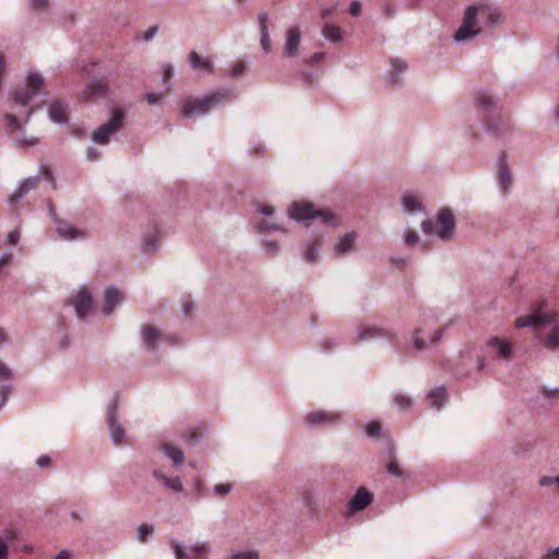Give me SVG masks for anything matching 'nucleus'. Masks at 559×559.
Masks as SVG:
<instances>
[{
  "mask_svg": "<svg viewBox=\"0 0 559 559\" xmlns=\"http://www.w3.org/2000/svg\"><path fill=\"white\" fill-rule=\"evenodd\" d=\"M501 19L498 9L486 4L472 5L466 10L464 22L455 34L456 40L468 39L480 32L476 27L477 22L484 23L486 26L496 25Z\"/></svg>",
  "mask_w": 559,
  "mask_h": 559,
  "instance_id": "f257e3e1",
  "label": "nucleus"
},
{
  "mask_svg": "<svg viewBox=\"0 0 559 559\" xmlns=\"http://www.w3.org/2000/svg\"><path fill=\"white\" fill-rule=\"evenodd\" d=\"M227 98V92L216 91L201 97L189 96L182 102L181 115L187 118L204 116Z\"/></svg>",
  "mask_w": 559,
  "mask_h": 559,
  "instance_id": "f03ea898",
  "label": "nucleus"
},
{
  "mask_svg": "<svg viewBox=\"0 0 559 559\" xmlns=\"http://www.w3.org/2000/svg\"><path fill=\"white\" fill-rule=\"evenodd\" d=\"M288 216L297 222H305L310 226L313 222H319L328 226L336 225V217L331 211H318L311 203L294 202L288 211Z\"/></svg>",
  "mask_w": 559,
  "mask_h": 559,
  "instance_id": "7ed1b4c3",
  "label": "nucleus"
},
{
  "mask_svg": "<svg viewBox=\"0 0 559 559\" xmlns=\"http://www.w3.org/2000/svg\"><path fill=\"white\" fill-rule=\"evenodd\" d=\"M548 307L547 300H542L532 307V313L527 316L519 317L515 320V328H535L537 325H545L556 323L558 316L555 312L548 313L544 310Z\"/></svg>",
  "mask_w": 559,
  "mask_h": 559,
  "instance_id": "20e7f679",
  "label": "nucleus"
},
{
  "mask_svg": "<svg viewBox=\"0 0 559 559\" xmlns=\"http://www.w3.org/2000/svg\"><path fill=\"white\" fill-rule=\"evenodd\" d=\"M44 85V79L38 73H31L26 78V84L24 87L16 88L11 98L15 105L27 107L29 102L35 95L39 93Z\"/></svg>",
  "mask_w": 559,
  "mask_h": 559,
  "instance_id": "39448f33",
  "label": "nucleus"
},
{
  "mask_svg": "<svg viewBox=\"0 0 559 559\" xmlns=\"http://www.w3.org/2000/svg\"><path fill=\"white\" fill-rule=\"evenodd\" d=\"M106 425L109 429L111 442L116 447L121 445L126 437V431L118 419V394L114 396L108 406L106 414Z\"/></svg>",
  "mask_w": 559,
  "mask_h": 559,
  "instance_id": "423d86ee",
  "label": "nucleus"
},
{
  "mask_svg": "<svg viewBox=\"0 0 559 559\" xmlns=\"http://www.w3.org/2000/svg\"><path fill=\"white\" fill-rule=\"evenodd\" d=\"M496 180L501 193L504 197L508 195L513 186V175L508 165V155L506 152H501L497 158Z\"/></svg>",
  "mask_w": 559,
  "mask_h": 559,
  "instance_id": "0eeeda50",
  "label": "nucleus"
},
{
  "mask_svg": "<svg viewBox=\"0 0 559 559\" xmlns=\"http://www.w3.org/2000/svg\"><path fill=\"white\" fill-rule=\"evenodd\" d=\"M67 305L72 306L78 319L83 320L92 308V294L86 287H82L79 292L68 298Z\"/></svg>",
  "mask_w": 559,
  "mask_h": 559,
  "instance_id": "6e6552de",
  "label": "nucleus"
},
{
  "mask_svg": "<svg viewBox=\"0 0 559 559\" xmlns=\"http://www.w3.org/2000/svg\"><path fill=\"white\" fill-rule=\"evenodd\" d=\"M455 219L449 207H442L438 212L436 234L441 240H449L454 235Z\"/></svg>",
  "mask_w": 559,
  "mask_h": 559,
  "instance_id": "1a4fd4ad",
  "label": "nucleus"
},
{
  "mask_svg": "<svg viewBox=\"0 0 559 559\" xmlns=\"http://www.w3.org/2000/svg\"><path fill=\"white\" fill-rule=\"evenodd\" d=\"M123 121V112L115 110L110 120L102 124L98 129L93 132L92 140H108L116 131H118Z\"/></svg>",
  "mask_w": 559,
  "mask_h": 559,
  "instance_id": "9d476101",
  "label": "nucleus"
},
{
  "mask_svg": "<svg viewBox=\"0 0 559 559\" xmlns=\"http://www.w3.org/2000/svg\"><path fill=\"white\" fill-rule=\"evenodd\" d=\"M340 420V415L331 412L310 413L305 417V423L310 428L334 426Z\"/></svg>",
  "mask_w": 559,
  "mask_h": 559,
  "instance_id": "9b49d317",
  "label": "nucleus"
},
{
  "mask_svg": "<svg viewBox=\"0 0 559 559\" xmlns=\"http://www.w3.org/2000/svg\"><path fill=\"white\" fill-rule=\"evenodd\" d=\"M373 501V493L366 487H359L348 502L347 515L365 510Z\"/></svg>",
  "mask_w": 559,
  "mask_h": 559,
  "instance_id": "f8f14e48",
  "label": "nucleus"
},
{
  "mask_svg": "<svg viewBox=\"0 0 559 559\" xmlns=\"http://www.w3.org/2000/svg\"><path fill=\"white\" fill-rule=\"evenodd\" d=\"M140 336L142 340L143 347L146 350H156L158 345L164 342V335L160 331L150 324H145L140 330Z\"/></svg>",
  "mask_w": 559,
  "mask_h": 559,
  "instance_id": "ddd939ff",
  "label": "nucleus"
},
{
  "mask_svg": "<svg viewBox=\"0 0 559 559\" xmlns=\"http://www.w3.org/2000/svg\"><path fill=\"white\" fill-rule=\"evenodd\" d=\"M40 182V176H33L21 181L19 187L9 198L10 206H15L31 190L37 188Z\"/></svg>",
  "mask_w": 559,
  "mask_h": 559,
  "instance_id": "4468645a",
  "label": "nucleus"
},
{
  "mask_svg": "<svg viewBox=\"0 0 559 559\" xmlns=\"http://www.w3.org/2000/svg\"><path fill=\"white\" fill-rule=\"evenodd\" d=\"M487 345L496 352L500 359L509 360L513 356V347L507 338L493 336L488 340Z\"/></svg>",
  "mask_w": 559,
  "mask_h": 559,
  "instance_id": "2eb2a0df",
  "label": "nucleus"
},
{
  "mask_svg": "<svg viewBox=\"0 0 559 559\" xmlns=\"http://www.w3.org/2000/svg\"><path fill=\"white\" fill-rule=\"evenodd\" d=\"M108 91V82L105 78L90 82L83 91L86 100L104 97Z\"/></svg>",
  "mask_w": 559,
  "mask_h": 559,
  "instance_id": "dca6fc26",
  "label": "nucleus"
},
{
  "mask_svg": "<svg viewBox=\"0 0 559 559\" xmlns=\"http://www.w3.org/2000/svg\"><path fill=\"white\" fill-rule=\"evenodd\" d=\"M357 335L359 341H368L381 337L391 338L393 336V332L377 328L376 325H365L357 330Z\"/></svg>",
  "mask_w": 559,
  "mask_h": 559,
  "instance_id": "f3484780",
  "label": "nucleus"
},
{
  "mask_svg": "<svg viewBox=\"0 0 559 559\" xmlns=\"http://www.w3.org/2000/svg\"><path fill=\"white\" fill-rule=\"evenodd\" d=\"M121 294L115 286H110L105 290L104 306L102 312L104 316H109L115 307L121 302Z\"/></svg>",
  "mask_w": 559,
  "mask_h": 559,
  "instance_id": "a211bd4d",
  "label": "nucleus"
},
{
  "mask_svg": "<svg viewBox=\"0 0 559 559\" xmlns=\"http://www.w3.org/2000/svg\"><path fill=\"white\" fill-rule=\"evenodd\" d=\"M158 450L173 461L174 466H180L185 461V455L181 449L170 442H163Z\"/></svg>",
  "mask_w": 559,
  "mask_h": 559,
  "instance_id": "6ab92c4d",
  "label": "nucleus"
},
{
  "mask_svg": "<svg viewBox=\"0 0 559 559\" xmlns=\"http://www.w3.org/2000/svg\"><path fill=\"white\" fill-rule=\"evenodd\" d=\"M68 105L61 100H53L48 108V115L55 122L62 123L68 120Z\"/></svg>",
  "mask_w": 559,
  "mask_h": 559,
  "instance_id": "aec40b11",
  "label": "nucleus"
},
{
  "mask_svg": "<svg viewBox=\"0 0 559 559\" xmlns=\"http://www.w3.org/2000/svg\"><path fill=\"white\" fill-rule=\"evenodd\" d=\"M300 44V32L298 27H289L287 29V38L285 43L284 53L293 57L297 53Z\"/></svg>",
  "mask_w": 559,
  "mask_h": 559,
  "instance_id": "412c9836",
  "label": "nucleus"
},
{
  "mask_svg": "<svg viewBox=\"0 0 559 559\" xmlns=\"http://www.w3.org/2000/svg\"><path fill=\"white\" fill-rule=\"evenodd\" d=\"M58 235L66 240L83 239L86 233L70 224H61L57 227Z\"/></svg>",
  "mask_w": 559,
  "mask_h": 559,
  "instance_id": "4be33fe9",
  "label": "nucleus"
},
{
  "mask_svg": "<svg viewBox=\"0 0 559 559\" xmlns=\"http://www.w3.org/2000/svg\"><path fill=\"white\" fill-rule=\"evenodd\" d=\"M159 229L154 225L152 230L143 233L142 249L145 252H153L158 248Z\"/></svg>",
  "mask_w": 559,
  "mask_h": 559,
  "instance_id": "5701e85b",
  "label": "nucleus"
},
{
  "mask_svg": "<svg viewBox=\"0 0 559 559\" xmlns=\"http://www.w3.org/2000/svg\"><path fill=\"white\" fill-rule=\"evenodd\" d=\"M402 205L404 212L408 214L424 212V206L418 201V199L413 194H404L402 198Z\"/></svg>",
  "mask_w": 559,
  "mask_h": 559,
  "instance_id": "b1692460",
  "label": "nucleus"
},
{
  "mask_svg": "<svg viewBox=\"0 0 559 559\" xmlns=\"http://www.w3.org/2000/svg\"><path fill=\"white\" fill-rule=\"evenodd\" d=\"M320 241L318 239L310 240L306 243V249L302 253L305 261L309 263H316L319 261V249H320Z\"/></svg>",
  "mask_w": 559,
  "mask_h": 559,
  "instance_id": "393cba45",
  "label": "nucleus"
},
{
  "mask_svg": "<svg viewBox=\"0 0 559 559\" xmlns=\"http://www.w3.org/2000/svg\"><path fill=\"white\" fill-rule=\"evenodd\" d=\"M356 239L355 233H347L342 238L338 239V241L335 243V251L338 254H345L350 251L354 241Z\"/></svg>",
  "mask_w": 559,
  "mask_h": 559,
  "instance_id": "a878e982",
  "label": "nucleus"
},
{
  "mask_svg": "<svg viewBox=\"0 0 559 559\" xmlns=\"http://www.w3.org/2000/svg\"><path fill=\"white\" fill-rule=\"evenodd\" d=\"M189 62L193 69H203L209 73L213 72V64L209 59H203L198 52L191 51L189 53Z\"/></svg>",
  "mask_w": 559,
  "mask_h": 559,
  "instance_id": "bb28decb",
  "label": "nucleus"
},
{
  "mask_svg": "<svg viewBox=\"0 0 559 559\" xmlns=\"http://www.w3.org/2000/svg\"><path fill=\"white\" fill-rule=\"evenodd\" d=\"M425 336L426 331L424 328L419 326L415 329L412 337V343L415 349L423 352L430 348V344L429 342H426Z\"/></svg>",
  "mask_w": 559,
  "mask_h": 559,
  "instance_id": "cd10ccee",
  "label": "nucleus"
},
{
  "mask_svg": "<svg viewBox=\"0 0 559 559\" xmlns=\"http://www.w3.org/2000/svg\"><path fill=\"white\" fill-rule=\"evenodd\" d=\"M475 102L477 107L485 111H491L496 107L492 96L485 92H478Z\"/></svg>",
  "mask_w": 559,
  "mask_h": 559,
  "instance_id": "c85d7f7f",
  "label": "nucleus"
},
{
  "mask_svg": "<svg viewBox=\"0 0 559 559\" xmlns=\"http://www.w3.org/2000/svg\"><path fill=\"white\" fill-rule=\"evenodd\" d=\"M544 347L556 349L559 347V324H555L548 335L542 341Z\"/></svg>",
  "mask_w": 559,
  "mask_h": 559,
  "instance_id": "c756f323",
  "label": "nucleus"
},
{
  "mask_svg": "<svg viewBox=\"0 0 559 559\" xmlns=\"http://www.w3.org/2000/svg\"><path fill=\"white\" fill-rule=\"evenodd\" d=\"M445 396H447V391H445V389L443 386L433 389V390L429 391V393H428V397L431 401V405L437 411H439L441 408L442 403L445 400Z\"/></svg>",
  "mask_w": 559,
  "mask_h": 559,
  "instance_id": "7c9ffc66",
  "label": "nucleus"
},
{
  "mask_svg": "<svg viewBox=\"0 0 559 559\" xmlns=\"http://www.w3.org/2000/svg\"><path fill=\"white\" fill-rule=\"evenodd\" d=\"M260 22V29H261V46L263 50L267 53L271 50V40L267 33V26H266V15L261 14L259 16Z\"/></svg>",
  "mask_w": 559,
  "mask_h": 559,
  "instance_id": "2f4dec72",
  "label": "nucleus"
},
{
  "mask_svg": "<svg viewBox=\"0 0 559 559\" xmlns=\"http://www.w3.org/2000/svg\"><path fill=\"white\" fill-rule=\"evenodd\" d=\"M95 145L88 146L86 150V158L90 162H96L100 158L103 152L102 147L106 146L109 142H94Z\"/></svg>",
  "mask_w": 559,
  "mask_h": 559,
  "instance_id": "473e14b6",
  "label": "nucleus"
},
{
  "mask_svg": "<svg viewBox=\"0 0 559 559\" xmlns=\"http://www.w3.org/2000/svg\"><path fill=\"white\" fill-rule=\"evenodd\" d=\"M392 71H391V80L392 83L397 84L399 79L396 76V72H404L407 69V64L404 60L400 58H394L391 60Z\"/></svg>",
  "mask_w": 559,
  "mask_h": 559,
  "instance_id": "72a5a7b5",
  "label": "nucleus"
},
{
  "mask_svg": "<svg viewBox=\"0 0 559 559\" xmlns=\"http://www.w3.org/2000/svg\"><path fill=\"white\" fill-rule=\"evenodd\" d=\"M322 33L326 39L332 41H338L342 38L340 28L333 24H325Z\"/></svg>",
  "mask_w": 559,
  "mask_h": 559,
  "instance_id": "f704fd0d",
  "label": "nucleus"
},
{
  "mask_svg": "<svg viewBox=\"0 0 559 559\" xmlns=\"http://www.w3.org/2000/svg\"><path fill=\"white\" fill-rule=\"evenodd\" d=\"M386 472L394 477L402 478V479L406 478V475H405L404 471L402 469V467L400 466L397 460H391L388 462Z\"/></svg>",
  "mask_w": 559,
  "mask_h": 559,
  "instance_id": "c9c22d12",
  "label": "nucleus"
},
{
  "mask_svg": "<svg viewBox=\"0 0 559 559\" xmlns=\"http://www.w3.org/2000/svg\"><path fill=\"white\" fill-rule=\"evenodd\" d=\"M153 532L154 527L152 525L143 523L138 528L136 538L139 542L144 543L150 536L153 535Z\"/></svg>",
  "mask_w": 559,
  "mask_h": 559,
  "instance_id": "e433bc0d",
  "label": "nucleus"
},
{
  "mask_svg": "<svg viewBox=\"0 0 559 559\" xmlns=\"http://www.w3.org/2000/svg\"><path fill=\"white\" fill-rule=\"evenodd\" d=\"M163 485L175 492H181L183 490L182 481L179 476L167 477Z\"/></svg>",
  "mask_w": 559,
  "mask_h": 559,
  "instance_id": "4c0bfd02",
  "label": "nucleus"
},
{
  "mask_svg": "<svg viewBox=\"0 0 559 559\" xmlns=\"http://www.w3.org/2000/svg\"><path fill=\"white\" fill-rule=\"evenodd\" d=\"M190 551L194 555L195 559H205L207 556L206 543H197L190 547Z\"/></svg>",
  "mask_w": 559,
  "mask_h": 559,
  "instance_id": "58836bf2",
  "label": "nucleus"
},
{
  "mask_svg": "<svg viewBox=\"0 0 559 559\" xmlns=\"http://www.w3.org/2000/svg\"><path fill=\"white\" fill-rule=\"evenodd\" d=\"M365 432L370 438H377V437H380V435L382 432V427L379 421H370L365 427Z\"/></svg>",
  "mask_w": 559,
  "mask_h": 559,
  "instance_id": "ea45409f",
  "label": "nucleus"
},
{
  "mask_svg": "<svg viewBox=\"0 0 559 559\" xmlns=\"http://www.w3.org/2000/svg\"><path fill=\"white\" fill-rule=\"evenodd\" d=\"M183 439L188 445L194 447L198 443H200V441L202 440V433H200L195 430H190L183 435Z\"/></svg>",
  "mask_w": 559,
  "mask_h": 559,
  "instance_id": "a19ab883",
  "label": "nucleus"
},
{
  "mask_svg": "<svg viewBox=\"0 0 559 559\" xmlns=\"http://www.w3.org/2000/svg\"><path fill=\"white\" fill-rule=\"evenodd\" d=\"M229 559H259V552L255 550L237 551Z\"/></svg>",
  "mask_w": 559,
  "mask_h": 559,
  "instance_id": "79ce46f5",
  "label": "nucleus"
},
{
  "mask_svg": "<svg viewBox=\"0 0 559 559\" xmlns=\"http://www.w3.org/2000/svg\"><path fill=\"white\" fill-rule=\"evenodd\" d=\"M171 548L174 549L176 559H190L189 555L179 542H171Z\"/></svg>",
  "mask_w": 559,
  "mask_h": 559,
  "instance_id": "37998d69",
  "label": "nucleus"
},
{
  "mask_svg": "<svg viewBox=\"0 0 559 559\" xmlns=\"http://www.w3.org/2000/svg\"><path fill=\"white\" fill-rule=\"evenodd\" d=\"M445 330H447V326H443L433 332V334L429 338L430 347H435L441 342Z\"/></svg>",
  "mask_w": 559,
  "mask_h": 559,
  "instance_id": "c03bdc74",
  "label": "nucleus"
},
{
  "mask_svg": "<svg viewBox=\"0 0 559 559\" xmlns=\"http://www.w3.org/2000/svg\"><path fill=\"white\" fill-rule=\"evenodd\" d=\"M12 385L11 384H2L0 386V409L5 405L8 402L9 395L11 393Z\"/></svg>",
  "mask_w": 559,
  "mask_h": 559,
  "instance_id": "a18cd8bd",
  "label": "nucleus"
},
{
  "mask_svg": "<svg viewBox=\"0 0 559 559\" xmlns=\"http://www.w3.org/2000/svg\"><path fill=\"white\" fill-rule=\"evenodd\" d=\"M538 484L542 487H547V486L554 485L559 490V475L555 476V477L543 476V477L539 478Z\"/></svg>",
  "mask_w": 559,
  "mask_h": 559,
  "instance_id": "49530a36",
  "label": "nucleus"
},
{
  "mask_svg": "<svg viewBox=\"0 0 559 559\" xmlns=\"http://www.w3.org/2000/svg\"><path fill=\"white\" fill-rule=\"evenodd\" d=\"M4 120L7 122V128L10 130H17L21 128L20 120L16 118V116H14L12 114H7L4 116Z\"/></svg>",
  "mask_w": 559,
  "mask_h": 559,
  "instance_id": "de8ad7c7",
  "label": "nucleus"
},
{
  "mask_svg": "<svg viewBox=\"0 0 559 559\" xmlns=\"http://www.w3.org/2000/svg\"><path fill=\"white\" fill-rule=\"evenodd\" d=\"M259 229L262 230V231H269V230H273V231H282L284 230L281 225L276 224V223H270L267 221H262L260 224H259Z\"/></svg>",
  "mask_w": 559,
  "mask_h": 559,
  "instance_id": "09e8293b",
  "label": "nucleus"
},
{
  "mask_svg": "<svg viewBox=\"0 0 559 559\" xmlns=\"http://www.w3.org/2000/svg\"><path fill=\"white\" fill-rule=\"evenodd\" d=\"M395 403L396 405L402 408V409H407L411 404H412V401L409 397L405 396V395H402V394H399L396 395L395 397Z\"/></svg>",
  "mask_w": 559,
  "mask_h": 559,
  "instance_id": "8fccbe9b",
  "label": "nucleus"
},
{
  "mask_svg": "<svg viewBox=\"0 0 559 559\" xmlns=\"http://www.w3.org/2000/svg\"><path fill=\"white\" fill-rule=\"evenodd\" d=\"M230 490H231L230 484H216L214 486V492L218 496H225V495L229 493Z\"/></svg>",
  "mask_w": 559,
  "mask_h": 559,
  "instance_id": "3c124183",
  "label": "nucleus"
},
{
  "mask_svg": "<svg viewBox=\"0 0 559 559\" xmlns=\"http://www.w3.org/2000/svg\"><path fill=\"white\" fill-rule=\"evenodd\" d=\"M542 393L547 399H557V397H559V388H554V389L543 388Z\"/></svg>",
  "mask_w": 559,
  "mask_h": 559,
  "instance_id": "603ef678",
  "label": "nucleus"
},
{
  "mask_svg": "<svg viewBox=\"0 0 559 559\" xmlns=\"http://www.w3.org/2000/svg\"><path fill=\"white\" fill-rule=\"evenodd\" d=\"M336 346L337 343L334 340H325L321 344V350L323 353H330Z\"/></svg>",
  "mask_w": 559,
  "mask_h": 559,
  "instance_id": "864d4df0",
  "label": "nucleus"
},
{
  "mask_svg": "<svg viewBox=\"0 0 559 559\" xmlns=\"http://www.w3.org/2000/svg\"><path fill=\"white\" fill-rule=\"evenodd\" d=\"M386 452L389 461L396 460L395 445L390 439L386 441Z\"/></svg>",
  "mask_w": 559,
  "mask_h": 559,
  "instance_id": "5fc2aeb1",
  "label": "nucleus"
},
{
  "mask_svg": "<svg viewBox=\"0 0 559 559\" xmlns=\"http://www.w3.org/2000/svg\"><path fill=\"white\" fill-rule=\"evenodd\" d=\"M41 174L52 185V187H56V180L51 173V170L47 166H41Z\"/></svg>",
  "mask_w": 559,
  "mask_h": 559,
  "instance_id": "6e6d98bb",
  "label": "nucleus"
},
{
  "mask_svg": "<svg viewBox=\"0 0 559 559\" xmlns=\"http://www.w3.org/2000/svg\"><path fill=\"white\" fill-rule=\"evenodd\" d=\"M542 559H559V546L550 548L542 556Z\"/></svg>",
  "mask_w": 559,
  "mask_h": 559,
  "instance_id": "4d7b16f0",
  "label": "nucleus"
},
{
  "mask_svg": "<svg viewBox=\"0 0 559 559\" xmlns=\"http://www.w3.org/2000/svg\"><path fill=\"white\" fill-rule=\"evenodd\" d=\"M418 239H419V237H418L417 233H416V231H411V233H408V234L404 237V243H405L406 246H411V245H413V243L417 242V241H418Z\"/></svg>",
  "mask_w": 559,
  "mask_h": 559,
  "instance_id": "13d9d810",
  "label": "nucleus"
},
{
  "mask_svg": "<svg viewBox=\"0 0 559 559\" xmlns=\"http://www.w3.org/2000/svg\"><path fill=\"white\" fill-rule=\"evenodd\" d=\"M12 377V370L0 361V379H10Z\"/></svg>",
  "mask_w": 559,
  "mask_h": 559,
  "instance_id": "bf43d9fd",
  "label": "nucleus"
},
{
  "mask_svg": "<svg viewBox=\"0 0 559 559\" xmlns=\"http://www.w3.org/2000/svg\"><path fill=\"white\" fill-rule=\"evenodd\" d=\"M34 9L44 11L48 8V0H31Z\"/></svg>",
  "mask_w": 559,
  "mask_h": 559,
  "instance_id": "052dcab7",
  "label": "nucleus"
},
{
  "mask_svg": "<svg viewBox=\"0 0 559 559\" xmlns=\"http://www.w3.org/2000/svg\"><path fill=\"white\" fill-rule=\"evenodd\" d=\"M20 240V233L17 230H12L9 233L8 237H7V241L12 245V246H15L17 245Z\"/></svg>",
  "mask_w": 559,
  "mask_h": 559,
  "instance_id": "680f3d73",
  "label": "nucleus"
},
{
  "mask_svg": "<svg viewBox=\"0 0 559 559\" xmlns=\"http://www.w3.org/2000/svg\"><path fill=\"white\" fill-rule=\"evenodd\" d=\"M36 464L41 468L48 467L51 464V459L48 455H41L37 459Z\"/></svg>",
  "mask_w": 559,
  "mask_h": 559,
  "instance_id": "e2e57ef3",
  "label": "nucleus"
},
{
  "mask_svg": "<svg viewBox=\"0 0 559 559\" xmlns=\"http://www.w3.org/2000/svg\"><path fill=\"white\" fill-rule=\"evenodd\" d=\"M246 66L242 62H238L233 67L231 75L239 76L245 72Z\"/></svg>",
  "mask_w": 559,
  "mask_h": 559,
  "instance_id": "0e129e2a",
  "label": "nucleus"
},
{
  "mask_svg": "<svg viewBox=\"0 0 559 559\" xmlns=\"http://www.w3.org/2000/svg\"><path fill=\"white\" fill-rule=\"evenodd\" d=\"M421 230L426 234V235H430L432 233V229H433V224L430 219H425L421 222Z\"/></svg>",
  "mask_w": 559,
  "mask_h": 559,
  "instance_id": "69168bd1",
  "label": "nucleus"
},
{
  "mask_svg": "<svg viewBox=\"0 0 559 559\" xmlns=\"http://www.w3.org/2000/svg\"><path fill=\"white\" fill-rule=\"evenodd\" d=\"M258 211L261 214L266 215V216H271L275 212V210H274V207L272 205H262V204H259Z\"/></svg>",
  "mask_w": 559,
  "mask_h": 559,
  "instance_id": "338daca9",
  "label": "nucleus"
},
{
  "mask_svg": "<svg viewBox=\"0 0 559 559\" xmlns=\"http://www.w3.org/2000/svg\"><path fill=\"white\" fill-rule=\"evenodd\" d=\"M9 546L5 542L0 540V559H8Z\"/></svg>",
  "mask_w": 559,
  "mask_h": 559,
  "instance_id": "774afa93",
  "label": "nucleus"
}]
</instances>
